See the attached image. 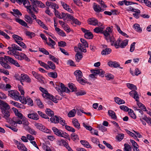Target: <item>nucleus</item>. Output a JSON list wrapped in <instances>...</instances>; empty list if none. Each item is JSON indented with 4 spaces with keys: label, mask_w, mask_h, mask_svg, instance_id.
<instances>
[{
    "label": "nucleus",
    "mask_w": 151,
    "mask_h": 151,
    "mask_svg": "<svg viewBox=\"0 0 151 151\" xmlns=\"http://www.w3.org/2000/svg\"><path fill=\"white\" fill-rule=\"evenodd\" d=\"M9 106L6 102L0 100V108L3 114V117L7 120L10 116V113L8 110L10 109Z\"/></svg>",
    "instance_id": "f257e3e1"
},
{
    "label": "nucleus",
    "mask_w": 151,
    "mask_h": 151,
    "mask_svg": "<svg viewBox=\"0 0 151 151\" xmlns=\"http://www.w3.org/2000/svg\"><path fill=\"white\" fill-rule=\"evenodd\" d=\"M105 38L108 42H109L111 43V46H114L116 48H119V44L121 42V39L120 38H118L116 41L114 37L113 36H111L110 35V36L105 37Z\"/></svg>",
    "instance_id": "f03ea898"
},
{
    "label": "nucleus",
    "mask_w": 151,
    "mask_h": 151,
    "mask_svg": "<svg viewBox=\"0 0 151 151\" xmlns=\"http://www.w3.org/2000/svg\"><path fill=\"white\" fill-rule=\"evenodd\" d=\"M91 72L92 74H90L89 76L92 78H96V76L98 74L102 77H104L105 75V72L102 69H97L92 70Z\"/></svg>",
    "instance_id": "7ed1b4c3"
},
{
    "label": "nucleus",
    "mask_w": 151,
    "mask_h": 151,
    "mask_svg": "<svg viewBox=\"0 0 151 151\" xmlns=\"http://www.w3.org/2000/svg\"><path fill=\"white\" fill-rule=\"evenodd\" d=\"M50 120L52 123L55 124L59 123L63 126H64L65 124H66L65 123V121L63 120L62 118L56 115L53 116L51 118Z\"/></svg>",
    "instance_id": "20e7f679"
},
{
    "label": "nucleus",
    "mask_w": 151,
    "mask_h": 151,
    "mask_svg": "<svg viewBox=\"0 0 151 151\" xmlns=\"http://www.w3.org/2000/svg\"><path fill=\"white\" fill-rule=\"evenodd\" d=\"M4 58L3 57H0V61H3V60H4L5 61L8 60L11 64L17 67H19L20 66L19 64L17 61L14 60L10 57L4 55Z\"/></svg>",
    "instance_id": "39448f33"
},
{
    "label": "nucleus",
    "mask_w": 151,
    "mask_h": 151,
    "mask_svg": "<svg viewBox=\"0 0 151 151\" xmlns=\"http://www.w3.org/2000/svg\"><path fill=\"white\" fill-rule=\"evenodd\" d=\"M55 88L58 92L65 91L66 90L65 87L62 83L57 82L55 83Z\"/></svg>",
    "instance_id": "423d86ee"
},
{
    "label": "nucleus",
    "mask_w": 151,
    "mask_h": 151,
    "mask_svg": "<svg viewBox=\"0 0 151 151\" xmlns=\"http://www.w3.org/2000/svg\"><path fill=\"white\" fill-rule=\"evenodd\" d=\"M9 96L11 97H14L16 100H18L19 99V93L17 91L15 90H12L8 91Z\"/></svg>",
    "instance_id": "0eeeda50"
},
{
    "label": "nucleus",
    "mask_w": 151,
    "mask_h": 151,
    "mask_svg": "<svg viewBox=\"0 0 151 151\" xmlns=\"http://www.w3.org/2000/svg\"><path fill=\"white\" fill-rule=\"evenodd\" d=\"M39 88L40 90L43 93L42 95L44 97L48 99V98H49L50 96V97H51V98L52 99H53L54 96L49 93L46 90H45L44 88L41 87H40Z\"/></svg>",
    "instance_id": "6e6552de"
},
{
    "label": "nucleus",
    "mask_w": 151,
    "mask_h": 151,
    "mask_svg": "<svg viewBox=\"0 0 151 151\" xmlns=\"http://www.w3.org/2000/svg\"><path fill=\"white\" fill-rule=\"evenodd\" d=\"M103 50L101 52V55H106L109 54L111 52V50L110 48H107V46L105 45H102Z\"/></svg>",
    "instance_id": "1a4fd4ad"
},
{
    "label": "nucleus",
    "mask_w": 151,
    "mask_h": 151,
    "mask_svg": "<svg viewBox=\"0 0 151 151\" xmlns=\"http://www.w3.org/2000/svg\"><path fill=\"white\" fill-rule=\"evenodd\" d=\"M104 28L102 27H96L93 29V31L97 33H100L103 34L104 36L107 35L108 34L106 33H104Z\"/></svg>",
    "instance_id": "9d476101"
},
{
    "label": "nucleus",
    "mask_w": 151,
    "mask_h": 151,
    "mask_svg": "<svg viewBox=\"0 0 151 151\" xmlns=\"http://www.w3.org/2000/svg\"><path fill=\"white\" fill-rule=\"evenodd\" d=\"M93 7L94 11L97 13L103 12L104 10L103 9H102L101 7H100L99 5L95 3H93Z\"/></svg>",
    "instance_id": "9b49d317"
},
{
    "label": "nucleus",
    "mask_w": 151,
    "mask_h": 151,
    "mask_svg": "<svg viewBox=\"0 0 151 151\" xmlns=\"http://www.w3.org/2000/svg\"><path fill=\"white\" fill-rule=\"evenodd\" d=\"M88 24L93 26H96L98 25V20L94 18H89L88 20Z\"/></svg>",
    "instance_id": "f8f14e48"
},
{
    "label": "nucleus",
    "mask_w": 151,
    "mask_h": 151,
    "mask_svg": "<svg viewBox=\"0 0 151 151\" xmlns=\"http://www.w3.org/2000/svg\"><path fill=\"white\" fill-rule=\"evenodd\" d=\"M32 73L35 78L38 80L39 82H41L43 81L42 79L43 78L40 74L35 71H32Z\"/></svg>",
    "instance_id": "ddd939ff"
},
{
    "label": "nucleus",
    "mask_w": 151,
    "mask_h": 151,
    "mask_svg": "<svg viewBox=\"0 0 151 151\" xmlns=\"http://www.w3.org/2000/svg\"><path fill=\"white\" fill-rule=\"evenodd\" d=\"M21 80L23 81H25L28 83H30L31 82V80L27 74L24 73L21 74Z\"/></svg>",
    "instance_id": "4468645a"
},
{
    "label": "nucleus",
    "mask_w": 151,
    "mask_h": 151,
    "mask_svg": "<svg viewBox=\"0 0 151 151\" xmlns=\"http://www.w3.org/2000/svg\"><path fill=\"white\" fill-rule=\"evenodd\" d=\"M107 64L111 67H114V68L119 67L120 68H122L120 67V65L116 61H109L108 63Z\"/></svg>",
    "instance_id": "2eb2a0df"
},
{
    "label": "nucleus",
    "mask_w": 151,
    "mask_h": 151,
    "mask_svg": "<svg viewBox=\"0 0 151 151\" xmlns=\"http://www.w3.org/2000/svg\"><path fill=\"white\" fill-rule=\"evenodd\" d=\"M129 95L132 96L136 100L137 99H139L138 96V93L135 90H133L129 92Z\"/></svg>",
    "instance_id": "dca6fc26"
},
{
    "label": "nucleus",
    "mask_w": 151,
    "mask_h": 151,
    "mask_svg": "<svg viewBox=\"0 0 151 151\" xmlns=\"http://www.w3.org/2000/svg\"><path fill=\"white\" fill-rule=\"evenodd\" d=\"M27 116L29 118L35 120H37L39 119V116L37 113L29 114Z\"/></svg>",
    "instance_id": "f3484780"
},
{
    "label": "nucleus",
    "mask_w": 151,
    "mask_h": 151,
    "mask_svg": "<svg viewBox=\"0 0 151 151\" xmlns=\"http://www.w3.org/2000/svg\"><path fill=\"white\" fill-rule=\"evenodd\" d=\"M74 74L76 76V80L79 79L81 78H82L83 74L81 71L79 70H77L75 71Z\"/></svg>",
    "instance_id": "a211bd4d"
},
{
    "label": "nucleus",
    "mask_w": 151,
    "mask_h": 151,
    "mask_svg": "<svg viewBox=\"0 0 151 151\" xmlns=\"http://www.w3.org/2000/svg\"><path fill=\"white\" fill-rule=\"evenodd\" d=\"M52 129L55 134L60 137L62 131V130L59 129L55 127H53L52 128Z\"/></svg>",
    "instance_id": "6ab92c4d"
},
{
    "label": "nucleus",
    "mask_w": 151,
    "mask_h": 151,
    "mask_svg": "<svg viewBox=\"0 0 151 151\" xmlns=\"http://www.w3.org/2000/svg\"><path fill=\"white\" fill-rule=\"evenodd\" d=\"M137 101V104L138 106L141 109L143 110L144 111H147V109L145 106L139 101V99H137L135 100Z\"/></svg>",
    "instance_id": "aec40b11"
},
{
    "label": "nucleus",
    "mask_w": 151,
    "mask_h": 151,
    "mask_svg": "<svg viewBox=\"0 0 151 151\" xmlns=\"http://www.w3.org/2000/svg\"><path fill=\"white\" fill-rule=\"evenodd\" d=\"M48 39L51 43L48 42L46 41V44L49 46L51 47L52 48L55 49L54 45L56 44L55 42L50 37H48Z\"/></svg>",
    "instance_id": "412c9836"
},
{
    "label": "nucleus",
    "mask_w": 151,
    "mask_h": 151,
    "mask_svg": "<svg viewBox=\"0 0 151 151\" xmlns=\"http://www.w3.org/2000/svg\"><path fill=\"white\" fill-rule=\"evenodd\" d=\"M24 20L29 24H32L33 23L32 19L29 16L25 15L24 16Z\"/></svg>",
    "instance_id": "4be33fe9"
},
{
    "label": "nucleus",
    "mask_w": 151,
    "mask_h": 151,
    "mask_svg": "<svg viewBox=\"0 0 151 151\" xmlns=\"http://www.w3.org/2000/svg\"><path fill=\"white\" fill-rule=\"evenodd\" d=\"M60 137H63L68 140L69 141L70 140V135L67 133L63 130H62L61 133V134L60 135Z\"/></svg>",
    "instance_id": "5701e85b"
},
{
    "label": "nucleus",
    "mask_w": 151,
    "mask_h": 151,
    "mask_svg": "<svg viewBox=\"0 0 151 151\" xmlns=\"http://www.w3.org/2000/svg\"><path fill=\"white\" fill-rule=\"evenodd\" d=\"M15 20L17 22L19 23L22 26H24V27H26L27 26V24L23 20L19 18H16Z\"/></svg>",
    "instance_id": "b1692460"
},
{
    "label": "nucleus",
    "mask_w": 151,
    "mask_h": 151,
    "mask_svg": "<svg viewBox=\"0 0 151 151\" xmlns=\"http://www.w3.org/2000/svg\"><path fill=\"white\" fill-rule=\"evenodd\" d=\"M68 86L72 92L77 91V88L75 85L72 83H70L68 84Z\"/></svg>",
    "instance_id": "393cba45"
},
{
    "label": "nucleus",
    "mask_w": 151,
    "mask_h": 151,
    "mask_svg": "<svg viewBox=\"0 0 151 151\" xmlns=\"http://www.w3.org/2000/svg\"><path fill=\"white\" fill-rule=\"evenodd\" d=\"M17 147L19 149L22 150L24 151L27 150V149L24 144L23 143H21L20 142H19V143L17 144Z\"/></svg>",
    "instance_id": "a878e982"
},
{
    "label": "nucleus",
    "mask_w": 151,
    "mask_h": 151,
    "mask_svg": "<svg viewBox=\"0 0 151 151\" xmlns=\"http://www.w3.org/2000/svg\"><path fill=\"white\" fill-rule=\"evenodd\" d=\"M72 123L74 126L76 128H77L78 129H80V124L77 119L73 118V120Z\"/></svg>",
    "instance_id": "bb28decb"
},
{
    "label": "nucleus",
    "mask_w": 151,
    "mask_h": 151,
    "mask_svg": "<svg viewBox=\"0 0 151 151\" xmlns=\"http://www.w3.org/2000/svg\"><path fill=\"white\" fill-rule=\"evenodd\" d=\"M13 12H10V13L12 14L14 16H16L17 15L21 16L22 13L17 9H12Z\"/></svg>",
    "instance_id": "cd10ccee"
},
{
    "label": "nucleus",
    "mask_w": 151,
    "mask_h": 151,
    "mask_svg": "<svg viewBox=\"0 0 151 151\" xmlns=\"http://www.w3.org/2000/svg\"><path fill=\"white\" fill-rule=\"evenodd\" d=\"M112 27H106V29L104 30V33H106L108 34L107 35L104 36L105 37H107V36H110V33H111L113 30Z\"/></svg>",
    "instance_id": "c85d7f7f"
},
{
    "label": "nucleus",
    "mask_w": 151,
    "mask_h": 151,
    "mask_svg": "<svg viewBox=\"0 0 151 151\" xmlns=\"http://www.w3.org/2000/svg\"><path fill=\"white\" fill-rule=\"evenodd\" d=\"M108 114L111 118L114 119H117V117L116 114L113 111L111 110H109L108 111Z\"/></svg>",
    "instance_id": "c756f323"
},
{
    "label": "nucleus",
    "mask_w": 151,
    "mask_h": 151,
    "mask_svg": "<svg viewBox=\"0 0 151 151\" xmlns=\"http://www.w3.org/2000/svg\"><path fill=\"white\" fill-rule=\"evenodd\" d=\"M84 35L86 38L88 39H92L93 37V35L91 32H90L89 30L87 33L84 34Z\"/></svg>",
    "instance_id": "7c9ffc66"
},
{
    "label": "nucleus",
    "mask_w": 151,
    "mask_h": 151,
    "mask_svg": "<svg viewBox=\"0 0 151 151\" xmlns=\"http://www.w3.org/2000/svg\"><path fill=\"white\" fill-rule=\"evenodd\" d=\"M78 47L79 49L80 50L82 51L83 52H86L87 51L86 48V46H84L83 45L80 43H79L78 44Z\"/></svg>",
    "instance_id": "2f4dec72"
},
{
    "label": "nucleus",
    "mask_w": 151,
    "mask_h": 151,
    "mask_svg": "<svg viewBox=\"0 0 151 151\" xmlns=\"http://www.w3.org/2000/svg\"><path fill=\"white\" fill-rule=\"evenodd\" d=\"M7 62H8V61H6V63H5L2 61H0V64L5 69H10L11 68V67L7 63Z\"/></svg>",
    "instance_id": "473e14b6"
},
{
    "label": "nucleus",
    "mask_w": 151,
    "mask_h": 151,
    "mask_svg": "<svg viewBox=\"0 0 151 151\" xmlns=\"http://www.w3.org/2000/svg\"><path fill=\"white\" fill-rule=\"evenodd\" d=\"M114 99V101L116 103L119 105L122 104H124L125 103L124 101L122 99L117 97H115Z\"/></svg>",
    "instance_id": "72a5a7b5"
},
{
    "label": "nucleus",
    "mask_w": 151,
    "mask_h": 151,
    "mask_svg": "<svg viewBox=\"0 0 151 151\" xmlns=\"http://www.w3.org/2000/svg\"><path fill=\"white\" fill-rule=\"evenodd\" d=\"M80 142L85 147L90 148H92L91 146L89 145V143L85 140H81L80 141Z\"/></svg>",
    "instance_id": "f704fd0d"
},
{
    "label": "nucleus",
    "mask_w": 151,
    "mask_h": 151,
    "mask_svg": "<svg viewBox=\"0 0 151 151\" xmlns=\"http://www.w3.org/2000/svg\"><path fill=\"white\" fill-rule=\"evenodd\" d=\"M48 65V69L50 68L52 70H54L55 69L56 66L55 64L52 61H48L47 62Z\"/></svg>",
    "instance_id": "c9c22d12"
},
{
    "label": "nucleus",
    "mask_w": 151,
    "mask_h": 151,
    "mask_svg": "<svg viewBox=\"0 0 151 151\" xmlns=\"http://www.w3.org/2000/svg\"><path fill=\"white\" fill-rule=\"evenodd\" d=\"M51 98V97H50V96L49 98H48V99H50L53 102L56 103H57L58 102V100H61L62 99V98L61 97H60V96L57 95L56 96H55V97H54V96L53 99H52Z\"/></svg>",
    "instance_id": "e433bc0d"
},
{
    "label": "nucleus",
    "mask_w": 151,
    "mask_h": 151,
    "mask_svg": "<svg viewBox=\"0 0 151 151\" xmlns=\"http://www.w3.org/2000/svg\"><path fill=\"white\" fill-rule=\"evenodd\" d=\"M47 74L49 76L53 78H55L58 77L57 73L55 72H49Z\"/></svg>",
    "instance_id": "4c0bfd02"
},
{
    "label": "nucleus",
    "mask_w": 151,
    "mask_h": 151,
    "mask_svg": "<svg viewBox=\"0 0 151 151\" xmlns=\"http://www.w3.org/2000/svg\"><path fill=\"white\" fill-rule=\"evenodd\" d=\"M105 77L106 80L108 81L113 80L114 78V76L112 74L109 73H106Z\"/></svg>",
    "instance_id": "58836bf2"
},
{
    "label": "nucleus",
    "mask_w": 151,
    "mask_h": 151,
    "mask_svg": "<svg viewBox=\"0 0 151 151\" xmlns=\"http://www.w3.org/2000/svg\"><path fill=\"white\" fill-rule=\"evenodd\" d=\"M49 58L53 62L56 63L57 64H58V59L56 58L54 56L50 54L49 55Z\"/></svg>",
    "instance_id": "ea45409f"
},
{
    "label": "nucleus",
    "mask_w": 151,
    "mask_h": 151,
    "mask_svg": "<svg viewBox=\"0 0 151 151\" xmlns=\"http://www.w3.org/2000/svg\"><path fill=\"white\" fill-rule=\"evenodd\" d=\"M82 55L81 54L80 52H79L78 51L77 53L75 55V59L76 60V61L78 62H79V60L82 59Z\"/></svg>",
    "instance_id": "a19ab883"
},
{
    "label": "nucleus",
    "mask_w": 151,
    "mask_h": 151,
    "mask_svg": "<svg viewBox=\"0 0 151 151\" xmlns=\"http://www.w3.org/2000/svg\"><path fill=\"white\" fill-rule=\"evenodd\" d=\"M36 101L37 105L40 108H44V104L41 102L40 99H37L36 100Z\"/></svg>",
    "instance_id": "79ce46f5"
},
{
    "label": "nucleus",
    "mask_w": 151,
    "mask_h": 151,
    "mask_svg": "<svg viewBox=\"0 0 151 151\" xmlns=\"http://www.w3.org/2000/svg\"><path fill=\"white\" fill-rule=\"evenodd\" d=\"M129 110V111L128 112L130 117L133 119H136V116L134 111L131 109Z\"/></svg>",
    "instance_id": "37998d69"
},
{
    "label": "nucleus",
    "mask_w": 151,
    "mask_h": 151,
    "mask_svg": "<svg viewBox=\"0 0 151 151\" xmlns=\"http://www.w3.org/2000/svg\"><path fill=\"white\" fill-rule=\"evenodd\" d=\"M37 7V6H32L30 5L29 6H28L27 7V11L28 13H29V9H30L32 12H33V11L36 12V13H38V12L37 11L36 9L35 8L36 7Z\"/></svg>",
    "instance_id": "c03bdc74"
},
{
    "label": "nucleus",
    "mask_w": 151,
    "mask_h": 151,
    "mask_svg": "<svg viewBox=\"0 0 151 151\" xmlns=\"http://www.w3.org/2000/svg\"><path fill=\"white\" fill-rule=\"evenodd\" d=\"M45 112L48 116H52V115H54L53 111L50 109H46L45 110Z\"/></svg>",
    "instance_id": "a18cd8bd"
},
{
    "label": "nucleus",
    "mask_w": 151,
    "mask_h": 151,
    "mask_svg": "<svg viewBox=\"0 0 151 151\" xmlns=\"http://www.w3.org/2000/svg\"><path fill=\"white\" fill-rule=\"evenodd\" d=\"M133 27L137 32H141L142 31V29L138 24L136 23L134 24L133 25Z\"/></svg>",
    "instance_id": "49530a36"
},
{
    "label": "nucleus",
    "mask_w": 151,
    "mask_h": 151,
    "mask_svg": "<svg viewBox=\"0 0 151 151\" xmlns=\"http://www.w3.org/2000/svg\"><path fill=\"white\" fill-rule=\"evenodd\" d=\"M128 41L127 40L122 41L121 44H119V48H124L128 44Z\"/></svg>",
    "instance_id": "de8ad7c7"
},
{
    "label": "nucleus",
    "mask_w": 151,
    "mask_h": 151,
    "mask_svg": "<svg viewBox=\"0 0 151 151\" xmlns=\"http://www.w3.org/2000/svg\"><path fill=\"white\" fill-rule=\"evenodd\" d=\"M127 86L129 89L131 90H136L137 88L136 86L132 84L127 83Z\"/></svg>",
    "instance_id": "09e8293b"
},
{
    "label": "nucleus",
    "mask_w": 151,
    "mask_h": 151,
    "mask_svg": "<svg viewBox=\"0 0 151 151\" xmlns=\"http://www.w3.org/2000/svg\"><path fill=\"white\" fill-rule=\"evenodd\" d=\"M151 118L149 117H147L145 115H144V117L142 118V119L145 120L147 123L150 125L151 126V121L150 120Z\"/></svg>",
    "instance_id": "8fccbe9b"
},
{
    "label": "nucleus",
    "mask_w": 151,
    "mask_h": 151,
    "mask_svg": "<svg viewBox=\"0 0 151 151\" xmlns=\"http://www.w3.org/2000/svg\"><path fill=\"white\" fill-rule=\"evenodd\" d=\"M38 62L41 66L43 67L47 70L48 69L49 66L47 65H48L40 60L38 61Z\"/></svg>",
    "instance_id": "3c124183"
},
{
    "label": "nucleus",
    "mask_w": 151,
    "mask_h": 151,
    "mask_svg": "<svg viewBox=\"0 0 151 151\" xmlns=\"http://www.w3.org/2000/svg\"><path fill=\"white\" fill-rule=\"evenodd\" d=\"M35 125L37 129L41 131H42L43 128H45V126L40 123H36Z\"/></svg>",
    "instance_id": "603ef678"
},
{
    "label": "nucleus",
    "mask_w": 151,
    "mask_h": 151,
    "mask_svg": "<svg viewBox=\"0 0 151 151\" xmlns=\"http://www.w3.org/2000/svg\"><path fill=\"white\" fill-rule=\"evenodd\" d=\"M26 129L29 132L32 134L35 135L37 134V132L34 129L30 128L29 127H27Z\"/></svg>",
    "instance_id": "864d4df0"
},
{
    "label": "nucleus",
    "mask_w": 151,
    "mask_h": 151,
    "mask_svg": "<svg viewBox=\"0 0 151 151\" xmlns=\"http://www.w3.org/2000/svg\"><path fill=\"white\" fill-rule=\"evenodd\" d=\"M71 139L74 141L78 140V135L76 133H72L70 135Z\"/></svg>",
    "instance_id": "5fc2aeb1"
},
{
    "label": "nucleus",
    "mask_w": 151,
    "mask_h": 151,
    "mask_svg": "<svg viewBox=\"0 0 151 151\" xmlns=\"http://www.w3.org/2000/svg\"><path fill=\"white\" fill-rule=\"evenodd\" d=\"M13 54L14 56L16 58L20 60H22V59L21 58L19 52H17L15 51L13 53Z\"/></svg>",
    "instance_id": "6e6d98bb"
},
{
    "label": "nucleus",
    "mask_w": 151,
    "mask_h": 151,
    "mask_svg": "<svg viewBox=\"0 0 151 151\" xmlns=\"http://www.w3.org/2000/svg\"><path fill=\"white\" fill-rule=\"evenodd\" d=\"M12 46L13 50H18L20 51L22 50L21 48L16 44H12Z\"/></svg>",
    "instance_id": "4d7b16f0"
},
{
    "label": "nucleus",
    "mask_w": 151,
    "mask_h": 151,
    "mask_svg": "<svg viewBox=\"0 0 151 151\" xmlns=\"http://www.w3.org/2000/svg\"><path fill=\"white\" fill-rule=\"evenodd\" d=\"M65 127L66 130L70 132H74L75 131V130L74 128L69 126L66 125Z\"/></svg>",
    "instance_id": "13d9d810"
},
{
    "label": "nucleus",
    "mask_w": 151,
    "mask_h": 151,
    "mask_svg": "<svg viewBox=\"0 0 151 151\" xmlns=\"http://www.w3.org/2000/svg\"><path fill=\"white\" fill-rule=\"evenodd\" d=\"M22 123L24 125V127L25 129L27 128V127H28V125L29 124V122L26 119H22Z\"/></svg>",
    "instance_id": "bf43d9fd"
},
{
    "label": "nucleus",
    "mask_w": 151,
    "mask_h": 151,
    "mask_svg": "<svg viewBox=\"0 0 151 151\" xmlns=\"http://www.w3.org/2000/svg\"><path fill=\"white\" fill-rule=\"evenodd\" d=\"M15 42L23 48L24 49L26 48L27 46L23 42L21 41H19L17 40H15Z\"/></svg>",
    "instance_id": "052dcab7"
},
{
    "label": "nucleus",
    "mask_w": 151,
    "mask_h": 151,
    "mask_svg": "<svg viewBox=\"0 0 151 151\" xmlns=\"http://www.w3.org/2000/svg\"><path fill=\"white\" fill-rule=\"evenodd\" d=\"M124 136V134L123 133L119 134L116 136V138L119 141H121L123 138Z\"/></svg>",
    "instance_id": "680f3d73"
},
{
    "label": "nucleus",
    "mask_w": 151,
    "mask_h": 151,
    "mask_svg": "<svg viewBox=\"0 0 151 151\" xmlns=\"http://www.w3.org/2000/svg\"><path fill=\"white\" fill-rule=\"evenodd\" d=\"M36 3V6H38L40 8H44L45 7V5L41 1H38Z\"/></svg>",
    "instance_id": "e2e57ef3"
},
{
    "label": "nucleus",
    "mask_w": 151,
    "mask_h": 151,
    "mask_svg": "<svg viewBox=\"0 0 151 151\" xmlns=\"http://www.w3.org/2000/svg\"><path fill=\"white\" fill-rule=\"evenodd\" d=\"M124 150L125 151H131V148L130 146L127 144H124Z\"/></svg>",
    "instance_id": "0e129e2a"
},
{
    "label": "nucleus",
    "mask_w": 151,
    "mask_h": 151,
    "mask_svg": "<svg viewBox=\"0 0 151 151\" xmlns=\"http://www.w3.org/2000/svg\"><path fill=\"white\" fill-rule=\"evenodd\" d=\"M39 51H40V52H42L45 55H50L49 53L48 52V51L46 50V49H45L44 48H41L40 47H39Z\"/></svg>",
    "instance_id": "69168bd1"
},
{
    "label": "nucleus",
    "mask_w": 151,
    "mask_h": 151,
    "mask_svg": "<svg viewBox=\"0 0 151 151\" xmlns=\"http://www.w3.org/2000/svg\"><path fill=\"white\" fill-rule=\"evenodd\" d=\"M38 114L42 118L45 119H49V118L45 114H43L42 112L40 111H37Z\"/></svg>",
    "instance_id": "338daca9"
},
{
    "label": "nucleus",
    "mask_w": 151,
    "mask_h": 151,
    "mask_svg": "<svg viewBox=\"0 0 151 151\" xmlns=\"http://www.w3.org/2000/svg\"><path fill=\"white\" fill-rule=\"evenodd\" d=\"M13 38L15 40H18L20 41H22L23 39L20 36L16 35H13L12 36Z\"/></svg>",
    "instance_id": "774afa93"
}]
</instances>
